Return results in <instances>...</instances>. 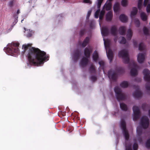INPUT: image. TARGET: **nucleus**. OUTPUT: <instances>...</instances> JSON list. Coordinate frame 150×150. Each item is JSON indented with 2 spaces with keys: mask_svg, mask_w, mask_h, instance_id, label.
Masks as SVG:
<instances>
[{
  "mask_svg": "<svg viewBox=\"0 0 150 150\" xmlns=\"http://www.w3.org/2000/svg\"><path fill=\"white\" fill-rule=\"evenodd\" d=\"M140 17L142 20L143 21H145L147 20V16L144 13L142 12L140 13Z\"/></svg>",
  "mask_w": 150,
  "mask_h": 150,
  "instance_id": "obj_29",
  "label": "nucleus"
},
{
  "mask_svg": "<svg viewBox=\"0 0 150 150\" xmlns=\"http://www.w3.org/2000/svg\"><path fill=\"white\" fill-rule=\"evenodd\" d=\"M138 141L140 142L142 141V138L141 137V136H138Z\"/></svg>",
  "mask_w": 150,
  "mask_h": 150,
  "instance_id": "obj_58",
  "label": "nucleus"
},
{
  "mask_svg": "<svg viewBox=\"0 0 150 150\" xmlns=\"http://www.w3.org/2000/svg\"><path fill=\"white\" fill-rule=\"evenodd\" d=\"M118 56L120 57H122L125 63H129V59L128 51L126 50L123 49L120 51L118 53Z\"/></svg>",
  "mask_w": 150,
  "mask_h": 150,
  "instance_id": "obj_5",
  "label": "nucleus"
},
{
  "mask_svg": "<svg viewBox=\"0 0 150 150\" xmlns=\"http://www.w3.org/2000/svg\"><path fill=\"white\" fill-rule=\"evenodd\" d=\"M137 132L138 136H141L142 132V129L140 127H137Z\"/></svg>",
  "mask_w": 150,
  "mask_h": 150,
  "instance_id": "obj_32",
  "label": "nucleus"
},
{
  "mask_svg": "<svg viewBox=\"0 0 150 150\" xmlns=\"http://www.w3.org/2000/svg\"><path fill=\"white\" fill-rule=\"evenodd\" d=\"M146 107V104H142V108L143 110H145V107Z\"/></svg>",
  "mask_w": 150,
  "mask_h": 150,
  "instance_id": "obj_57",
  "label": "nucleus"
},
{
  "mask_svg": "<svg viewBox=\"0 0 150 150\" xmlns=\"http://www.w3.org/2000/svg\"><path fill=\"white\" fill-rule=\"evenodd\" d=\"M83 2L85 3L91 4L92 3V1L91 0H83Z\"/></svg>",
  "mask_w": 150,
  "mask_h": 150,
  "instance_id": "obj_50",
  "label": "nucleus"
},
{
  "mask_svg": "<svg viewBox=\"0 0 150 150\" xmlns=\"http://www.w3.org/2000/svg\"><path fill=\"white\" fill-rule=\"evenodd\" d=\"M120 85L122 88H126L128 87L129 84L127 81H124L120 84Z\"/></svg>",
  "mask_w": 150,
  "mask_h": 150,
  "instance_id": "obj_27",
  "label": "nucleus"
},
{
  "mask_svg": "<svg viewBox=\"0 0 150 150\" xmlns=\"http://www.w3.org/2000/svg\"><path fill=\"white\" fill-rule=\"evenodd\" d=\"M143 0H138V1L137 6L139 9L142 8Z\"/></svg>",
  "mask_w": 150,
  "mask_h": 150,
  "instance_id": "obj_37",
  "label": "nucleus"
},
{
  "mask_svg": "<svg viewBox=\"0 0 150 150\" xmlns=\"http://www.w3.org/2000/svg\"><path fill=\"white\" fill-rule=\"evenodd\" d=\"M134 114V115L133 116V119L134 121H136L137 119H138L139 118L140 114Z\"/></svg>",
  "mask_w": 150,
  "mask_h": 150,
  "instance_id": "obj_36",
  "label": "nucleus"
},
{
  "mask_svg": "<svg viewBox=\"0 0 150 150\" xmlns=\"http://www.w3.org/2000/svg\"><path fill=\"white\" fill-rule=\"evenodd\" d=\"M31 44L24 45L22 46L24 52L29 49L27 57L30 65L33 66L40 65L43 64L45 61L49 60V55L47 54L45 52L41 50L38 48L31 47Z\"/></svg>",
  "mask_w": 150,
  "mask_h": 150,
  "instance_id": "obj_1",
  "label": "nucleus"
},
{
  "mask_svg": "<svg viewBox=\"0 0 150 150\" xmlns=\"http://www.w3.org/2000/svg\"><path fill=\"white\" fill-rule=\"evenodd\" d=\"M107 56L108 59L110 60V62H111L113 58V52L112 50L109 49L107 53Z\"/></svg>",
  "mask_w": 150,
  "mask_h": 150,
  "instance_id": "obj_14",
  "label": "nucleus"
},
{
  "mask_svg": "<svg viewBox=\"0 0 150 150\" xmlns=\"http://www.w3.org/2000/svg\"><path fill=\"white\" fill-rule=\"evenodd\" d=\"M145 146L147 148H150V138H149L146 140L145 143Z\"/></svg>",
  "mask_w": 150,
  "mask_h": 150,
  "instance_id": "obj_35",
  "label": "nucleus"
},
{
  "mask_svg": "<svg viewBox=\"0 0 150 150\" xmlns=\"http://www.w3.org/2000/svg\"><path fill=\"white\" fill-rule=\"evenodd\" d=\"M138 12V10H133L131 12L130 17L131 19H132L136 15Z\"/></svg>",
  "mask_w": 150,
  "mask_h": 150,
  "instance_id": "obj_33",
  "label": "nucleus"
},
{
  "mask_svg": "<svg viewBox=\"0 0 150 150\" xmlns=\"http://www.w3.org/2000/svg\"><path fill=\"white\" fill-rule=\"evenodd\" d=\"M101 33L104 36H108L109 34V30L108 27H102L101 28Z\"/></svg>",
  "mask_w": 150,
  "mask_h": 150,
  "instance_id": "obj_17",
  "label": "nucleus"
},
{
  "mask_svg": "<svg viewBox=\"0 0 150 150\" xmlns=\"http://www.w3.org/2000/svg\"><path fill=\"white\" fill-rule=\"evenodd\" d=\"M80 56V52L78 50H76L73 55V58L74 60L77 61Z\"/></svg>",
  "mask_w": 150,
  "mask_h": 150,
  "instance_id": "obj_16",
  "label": "nucleus"
},
{
  "mask_svg": "<svg viewBox=\"0 0 150 150\" xmlns=\"http://www.w3.org/2000/svg\"><path fill=\"white\" fill-rule=\"evenodd\" d=\"M136 91L133 93V97L135 98H139L142 96V92L139 90L140 87L139 86H135Z\"/></svg>",
  "mask_w": 150,
  "mask_h": 150,
  "instance_id": "obj_9",
  "label": "nucleus"
},
{
  "mask_svg": "<svg viewBox=\"0 0 150 150\" xmlns=\"http://www.w3.org/2000/svg\"><path fill=\"white\" fill-rule=\"evenodd\" d=\"M104 44L105 47H109L110 46V40H104Z\"/></svg>",
  "mask_w": 150,
  "mask_h": 150,
  "instance_id": "obj_38",
  "label": "nucleus"
},
{
  "mask_svg": "<svg viewBox=\"0 0 150 150\" xmlns=\"http://www.w3.org/2000/svg\"><path fill=\"white\" fill-rule=\"evenodd\" d=\"M143 73L144 75V80L147 81L145 85L146 88L147 90L150 91V71L148 69H145L143 70Z\"/></svg>",
  "mask_w": 150,
  "mask_h": 150,
  "instance_id": "obj_3",
  "label": "nucleus"
},
{
  "mask_svg": "<svg viewBox=\"0 0 150 150\" xmlns=\"http://www.w3.org/2000/svg\"><path fill=\"white\" fill-rule=\"evenodd\" d=\"M99 64L101 67H103L104 65V63L102 61L99 62Z\"/></svg>",
  "mask_w": 150,
  "mask_h": 150,
  "instance_id": "obj_53",
  "label": "nucleus"
},
{
  "mask_svg": "<svg viewBox=\"0 0 150 150\" xmlns=\"http://www.w3.org/2000/svg\"><path fill=\"white\" fill-rule=\"evenodd\" d=\"M143 32L144 35H149V30L148 29L145 27H144L143 28Z\"/></svg>",
  "mask_w": 150,
  "mask_h": 150,
  "instance_id": "obj_42",
  "label": "nucleus"
},
{
  "mask_svg": "<svg viewBox=\"0 0 150 150\" xmlns=\"http://www.w3.org/2000/svg\"><path fill=\"white\" fill-rule=\"evenodd\" d=\"M135 23L137 27H139L140 25V21L138 19H135Z\"/></svg>",
  "mask_w": 150,
  "mask_h": 150,
  "instance_id": "obj_46",
  "label": "nucleus"
},
{
  "mask_svg": "<svg viewBox=\"0 0 150 150\" xmlns=\"http://www.w3.org/2000/svg\"><path fill=\"white\" fill-rule=\"evenodd\" d=\"M120 106L121 109L123 110L126 111L127 110V105L123 103H120Z\"/></svg>",
  "mask_w": 150,
  "mask_h": 150,
  "instance_id": "obj_28",
  "label": "nucleus"
},
{
  "mask_svg": "<svg viewBox=\"0 0 150 150\" xmlns=\"http://www.w3.org/2000/svg\"><path fill=\"white\" fill-rule=\"evenodd\" d=\"M12 3H13V2L12 1L10 2V4H9L10 5V6H11Z\"/></svg>",
  "mask_w": 150,
  "mask_h": 150,
  "instance_id": "obj_61",
  "label": "nucleus"
},
{
  "mask_svg": "<svg viewBox=\"0 0 150 150\" xmlns=\"http://www.w3.org/2000/svg\"><path fill=\"white\" fill-rule=\"evenodd\" d=\"M105 10H101L99 16H103L105 13Z\"/></svg>",
  "mask_w": 150,
  "mask_h": 150,
  "instance_id": "obj_51",
  "label": "nucleus"
},
{
  "mask_svg": "<svg viewBox=\"0 0 150 150\" xmlns=\"http://www.w3.org/2000/svg\"><path fill=\"white\" fill-rule=\"evenodd\" d=\"M110 33L112 35L114 36H116L118 33L117 29L115 25L112 26L110 29Z\"/></svg>",
  "mask_w": 150,
  "mask_h": 150,
  "instance_id": "obj_15",
  "label": "nucleus"
},
{
  "mask_svg": "<svg viewBox=\"0 0 150 150\" xmlns=\"http://www.w3.org/2000/svg\"><path fill=\"white\" fill-rule=\"evenodd\" d=\"M144 54L139 53L138 55L137 59L139 63H142L144 60Z\"/></svg>",
  "mask_w": 150,
  "mask_h": 150,
  "instance_id": "obj_13",
  "label": "nucleus"
},
{
  "mask_svg": "<svg viewBox=\"0 0 150 150\" xmlns=\"http://www.w3.org/2000/svg\"><path fill=\"white\" fill-rule=\"evenodd\" d=\"M121 4L123 6H125L127 5L128 4L127 0H122Z\"/></svg>",
  "mask_w": 150,
  "mask_h": 150,
  "instance_id": "obj_40",
  "label": "nucleus"
},
{
  "mask_svg": "<svg viewBox=\"0 0 150 150\" xmlns=\"http://www.w3.org/2000/svg\"><path fill=\"white\" fill-rule=\"evenodd\" d=\"M100 10H97L95 14V17L96 18H98L99 15Z\"/></svg>",
  "mask_w": 150,
  "mask_h": 150,
  "instance_id": "obj_43",
  "label": "nucleus"
},
{
  "mask_svg": "<svg viewBox=\"0 0 150 150\" xmlns=\"http://www.w3.org/2000/svg\"><path fill=\"white\" fill-rule=\"evenodd\" d=\"M129 66H132L133 67V68L131 69L130 70L131 75L133 76L137 75V69L138 68L137 64L134 61H132L129 64Z\"/></svg>",
  "mask_w": 150,
  "mask_h": 150,
  "instance_id": "obj_6",
  "label": "nucleus"
},
{
  "mask_svg": "<svg viewBox=\"0 0 150 150\" xmlns=\"http://www.w3.org/2000/svg\"><path fill=\"white\" fill-rule=\"evenodd\" d=\"M88 58L83 57L81 59L80 64L81 66L83 67L86 66L88 64Z\"/></svg>",
  "mask_w": 150,
  "mask_h": 150,
  "instance_id": "obj_18",
  "label": "nucleus"
},
{
  "mask_svg": "<svg viewBox=\"0 0 150 150\" xmlns=\"http://www.w3.org/2000/svg\"><path fill=\"white\" fill-rule=\"evenodd\" d=\"M132 109L134 113L140 114V110L138 107L134 106L133 107Z\"/></svg>",
  "mask_w": 150,
  "mask_h": 150,
  "instance_id": "obj_26",
  "label": "nucleus"
},
{
  "mask_svg": "<svg viewBox=\"0 0 150 150\" xmlns=\"http://www.w3.org/2000/svg\"><path fill=\"white\" fill-rule=\"evenodd\" d=\"M103 16H99V19L100 20H102L103 18Z\"/></svg>",
  "mask_w": 150,
  "mask_h": 150,
  "instance_id": "obj_60",
  "label": "nucleus"
},
{
  "mask_svg": "<svg viewBox=\"0 0 150 150\" xmlns=\"http://www.w3.org/2000/svg\"><path fill=\"white\" fill-rule=\"evenodd\" d=\"M120 6V4L118 2L115 3L113 6V9H118Z\"/></svg>",
  "mask_w": 150,
  "mask_h": 150,
  "instance_id": "obj_39",
  "label": "nucleus"
},
{
  "mask_svg": "<svg viewBox=\"0 0 150 150\" xmlns=\"http://www.w3.org/2000/svg\"><path fill=\"white\" fill-rule=\"evenodd\" d=\"M118 10H114L115 12H118Z\"/></svg>",
  "mask_w": 150,
  "mask_h": 150,
  "instance_id": "obj_64",
  "label": "nucleus"
},
{
  "mask_svg": "<svg viewBox=\"0 0 150 150\" xmlns=\"http://www.w3.org/2000/svg\"><path fill=\"white\" fill-rule=\"evenodd\" d=\"M85 31L86 30L85 29H82L80 31V35L81 36L83 35L84 34Z\"/></svg>",
  "mask_w": 150,
  "mask_h": 150,
  "instance_id": "obj_47",
  "label": "nucleus"
},
{
  "mask_svg": "<svg viewBox=\"0 0 150 150\" xmlns=\"http://www.w3.org/2000/svg\"><path fill=\"white\" fill-rule=\"evenodd\" d=\"M126 31V28L125 26H121L119 28V31L120 34L122 35H125Z\"/></svg>",
  "mask_w": 150,
  "mask_h": 150,
  "instance_id": "obj_22",
  "label": "nucleus"
},
{
  "mask_svg": "<svg viewBox=\"0 0 150 150\" xmlns=\"http://www.w3.org/2000/svg\"><path fill=\"white\" fill-rule=\"evenodd\" d=\"M149 117H150V110H149Z\"/></svg>",
  "mask_w": 150,
  "mask_h": 150,
  "instance_id": "obj_62",
  "label": "nucleus"
},
{
  "mask_svg": "<svg viewBox=\"0 0 150 150\" xmlns=\"http://www.w3.org/2000/svg\"><path fill=\"white\" fill-rule=\"evenodd\" d=\"M108 77L111 80L114 81H116L117 78V74L115 72L112 73L111 70H109L108 72Z\"/></svg>",
  "mask_w": 150,
  "mask_h": 150,
  "instance_id": "obj_10",
  "label": "nucleus"
},
{
  "mask_svg": "<svg viewBox=\"0 0 150 150\" xmlns=\"http://www.w3.org/2000/svg\"><path fill=\"white\" fill-rule=\"evenodd\" d=\"M119 19L123 23H126L128 21L127 17L124 14H122L120 15Z\"/></svg>",
  "mask_w": 150,
  "mask_h": 150,
  "instance_id": "obj_21",
  "label": "nucleus"
},
{
  "mask_svg": "<svg viewBox=\"0 0 150 150\" xmlns=\"http://www.w3.org/2000/svg\"><path fill=\"white\" fill-rule=\"evenodd\" d=\"M103 1V0H97L96 2V5L98 9H99L100 8Z\"/></svg>",
  "mask_w": 150,
  "mask_h": 150,
  "instance_id": "obj_31",
  "label": "nucleus"
},
{
  "mask_svg": "<svg viewBox=\"0 0 150 150\" xmlns=\"http://www.w3.org/2000/svg\"><path fill=\"white\" fill-rule=\"evenodd\" d=\"M126 40L125 38L124 37H122V40L120 41V43L121 44H124L126 43Z\"/></svg>",
  "mask_w": 150,
  "mask_h": 150,
  "instance_id": "obj_44",
  "label": "nucleus"
},
{
  "mask_svg": "<svg viewBox=\"0 0 150 150\" xmlns=\"http://www.w3.org/2000/svg\"><path fill=\"white\" fill-rule=\"evenodd\" d=\"M89 71L90 73L92 74H96V71L94 66L93 64L91 65L89 69Z\"/></svg>",
  "mask_w": 150,
  "mask_h": 150,
  "instance_id": "obj_30",
  "label": "nucleus"
},
{
  "mask_svg": "<svg viewBox=\"0 0 150 150\" xmlns=\"http://www.w3.org/2000/svg\"><path fill=\"white\" fill-rule=\"evenodd\" d=\"M121 126L122 130L123 133L126 140H128L129 138V135L128 131L126 129V124L125 121L122 120L121 121Z\"/></svg>",
  "mask_w": 150,
  "mask_h": 150,
  "instance_id": "obj_7",
  "label": "nucleus"
},
{
  "mask_svg": "<svg viewBox=\"0 0 150 150\" xmlns=\"http://www.w3.org/2000/svg\"><path fill=\"white\" fill-rule=\"evenodd\" d=\"M97 79L96 77L95 76H92L91 77V80L93 82L96 81L97 80Z\"/></svg>",
  "mask_w": 150,
  "mask_h": 150,
  "instance_id": "obj_49",
  "label": "nucleus"
},
{
  "mask_svg": "<svg viewBox=\"0 0 150 150\" xmlns=\"http://www.w3.org/2000/svg\"><path fill=\"white\" fill-rule=\"evenodd\" d=\"M114 91L116 98L118 101L124 100L126 99V95L122 92V90L118 87H115V88Z\"/></svg>",
  "mask_w": 150,
  "mask_h": 150,
  "instance_id": "obj_4",
  "label": "nucleus"
},
{
  "mask_svg": "<svg viewBox=\"0 0 150 150\" xmlns=\"http://www.w3.org/2000/svg\"><path fill=\"white\" fill-rule=\"evenodd\" d=\"M19 44L18 43H12L8 45L7 47L4 48L6 52L8 54L11 56H16L19 53L18 47Z\"/></svg>",
  "mask_w": 150,
  "mask_h": 150,
  "instance_id": "obj_2",
  "label": "nucleus"
},
{
  "mask_svg": "<svg viewBox=\"0 0 150 150\" xmlns=\"http://www.w3.org/2000/svg\"><path fill=\"white\" fill-rule=\"evenodd\" d=\"M146 9H150V4H148L147 6Z\"/></svg>",
  "mask_w": 150,
  "mask_h": 150,
  "instance_id": "obj_59",
  "label": "nucleus"
},
{
  "mask_svg": "<svg viewBox=\"0 0 150 150\" xmlns=\"http://www.w3.org/2000/svg\"><path fill=\"white\" fill-rule=\"evenodd\" d=\"M28 33L27 34V36L28 37H30L32 35L33 33L32 32V31H28Z\"/></svg>",
  "mask_w": 150,
  "mask_h": 150,
  "instance_id": "obj_48",
  "label": "nucleus"
},
{
  "mask_svg": "<svg viewBox=\"0 0 150 150\" xmlns=\"http://www.w3.org/2000/svg\"><path fill=\"white\" fill-rule=\"evenodd\" d=\"M91 10H90L88 11V13H87V17H86L87 18H89V17L91 15Z\"/></svg>",
  "mask_w": 150,
  "mask_h": 150,
  "instance_id": "obj_54",
  "label": "nucleus"
},
{
  "mask_svg": "<svg viewBox=\"0 0 150 150\" xmlns=\"http://www.w3.org/2000/svg\"><path fill=\"white\" fill-rule=\"evenodd\" d=\"M13 10V17L15 18L13 23L14 25L16 24L18 22V15L20 13V10Z\"/></svg>",
  "mask_w": 150,
  "mask_h": 150,
  "instance_id": "obj_11",
  "label": "nucleus"
},
{
  "mask_svg": "<svg viewBox=\"0 0 150 150\" xmlns=\"http://www.w3.org/2000/svg\"><path fill=\"white\" fill-rule=\"evenodd\" d=\"M93 48L91 47L89 48L86 47L84 50V54L86 57H90L91 54L92 52Z\"/></svg>",
  "mask_w": 150,
  "mask_h": 150,
  "instance_id": "obj_12",
  "label": "nucleus"
},
{
  "mask_svg": "<svg viewBox=\"0 0 150 150\" xmlns=\"http://www.w3.org/2000/svg\"><path fill=\"white\" fill-rule=\"evenodd\" d=\"M113 17V13L112 12L109 11L106 15V20L107 21H110L112 20Z\"/></svg>",
  "mask_w": 150,
  "mask_h": 150,
  "instance_id": "obj_19",
  "label": "nucleus"
},
{
  "mask_svg": "<svg viewBox=\"0 0 150 150\" xmlns=\"http://www.w3.org/2000/svg\"><path fill=\"white\" fill-rule=\"evenodd\" d=\"M116 70L117 71L118 73L120 74L122 73L124 71V69L120 67L116 69Z\"/></svg>",
  "mask_w": 150,
  "mask_h": 150,
  "instance_id": "obj_41",
  "label": "nucleus"
},
{
  "mask_svg": "<svg viewBox=\"0 0 150 150\" xmlns=\"http://www.w3.org/2000/svg\"><path fill=\"white\" fill-rule=\"evenodd\" d=\"M125 150H132L131 146L130 145H129L127 146H126Z\"/></svg>",
  "mask_w": 150,
  "mask_h": 150,
  "instance_id": "obj_52",
  "label": "nucleus"
},
{
  "mask_svg": "<svg viewBox=\"0 0 150 150\" xmlns=\"http://www.w3.org/2000/svg\"><path fill=\"white\" fill-rule=\"evenodd\" d=\"M98 58V55L97 51H95L93 55V58L94 61L96 62Z\"/></svg>",
  "mask_w": 150,
  "mask_h": 150,
  "instance_id": "obj_25",
  "label": "nucleus"
},
{
  "mask_svg": "<svg viewBox=\"0 0 150 150\" xmlns=\"http://www.w3.org/2000/svg\"><path fill=\"white\" fill-rule=\"evenodd\" d=\"M90 38L89 37H86L83 40L82 43V46L83 47H85L86 45L89 42Z\"/></svg>",
  "mask_w": 150,
  "mask_h": 150,
  "instance_id": "obj_24",
  "label": "nucleus"
},
{
  "mask_svg": "<svg viewBox=\"0 0 150 150\" xmlns=\"http://www.w3.org/2000/svg\"><path fill=\"white\" fill-rule=\"evenodd\" d=\"M132 33L131 29H129L127 30L126 38L127 40H130L132 36Z\"/></svg>",
  "mask_w": 150,
  "mask_h": 150,
  "instance_id": "obj_23",
  "label": "nucleus"
},
{
  "mask_svg": "<svg viewBox=\"0 0 150 150\" xmlns=\"http://www.w3.org/2000/svg\"><path fill=\"white\" fill-rule=\"evenodd\" d=\"M138 148V145L136 142L134 143L133 145V149L134 150H137Z\"/></svg>",
  "mask_w": 150,
  "mask_h": 150,
  "instance_id": "obj_45",
  "label": "nucleus"
},
{
  "mask_svg": "<svg viewBox=\"0 0 150 150\" xmlns=\"http://www.w3.org/2000/svg\"><path fill=\"white\" fill-rule=\"evenodd\" d=\"M145 45L143 43H140L139 46V49L140 51H142L145 48Z\"/></svg>",
  "mask_w": 150,
  "mask_h": 150,
  "instance_id": "obj_34",
  "label": "nucleus"
},
{
  "mask_svg": "<svg viewBox=\"0 0 150 150\" xmlns=\"http://www.w3.org/2000/svg\"><path fill=\"white\" fill-rule=\"evenodd\" d=\"M133 44H134V45L135 47H137V45H138V43H137V41H136L135 40H133Z\"/></svg>",
  "mask_w": 150,
  "mask_h": 150,
  "instance_id": "obj_56",
  "label": "nucleus"
},
{
  "mask_svg": "<svg viewBox=\"0 0 150 150\" xmlns=\"http://www.w3.org/2000/svg\"><path fill=\"white\" fill-rule=\"evenodd\" d=\"M147 11V12L148 13H149L150 12V10H146Z\"/></svg>",
  "mask_w": 150,
  "mask_h": 150,
  "instance_id": "obj_63",
  "label": "nucleus"
},
{
  "mask_svg": "<svg viewBox=\"0 0 150 150\" xmlns=\"http://www.w3.org/2000/svg\"><path fill=\"white\" fill-rule=\"evenodd\" d=\"M111 6V2L107 1L104 5L103 9H110Z\"/></svg>",
  "mask_w": 150,
  "mask_h": 150,
  "instance_id": "obj_20",
  "label": "nucleus"
},
{
  "mask_svg": "<svg viewBox=\"0 0 150 150\" xmlns=\"http://www.w3.org/2000/svg\"><path fill=\"white\" fill-rule=\"evenodd\" d=\"M148 0H144V2L143 5L145 6L148 4Z\"/></svg>",
  "mask_w": 150,
  "mask_h": 150,
  "instance_id": "obj_55",
  "label": "nucleus"
},
{
  "mask_svg": "<svg viewBox=\"0 0 150 150\" xmlns=\"http://www.w3.org/2000/svg\"><path fill=\"white\" fill-rule=\"evenodd\" d=\"M149 120L148 117L146 116H142L141 119L140 125L144 129L147 128L149 125Z\"/></svg>",
  "mask_w": 150,
  "mask_h": 150,
  "instance_id": "obj_8",
  "label": "nucleus"
}]
</instances>
